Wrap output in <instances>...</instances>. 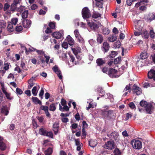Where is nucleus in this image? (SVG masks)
<instances>
[{"instance_id":"48","label":"nucleus","mask_w":155,"mask_h":155,"mask_svg":"<svg viewBox=\"0 0 155 155\" xmlns=\"http://www.w3.org/2000/svg\"><path fill=\"white\" fill-rule=\"evenodd\" d=\"M79 41V42L81 44H83L84 43V41L81 35L77 37L76 38Z\"/></svg>"},{"instance_id":"60","label":"nucleus","mask_w":155,"mask_h":155,"mask_svg":"<svg viewBox=\"0 0 155 155\" xmlns=\"http://www.w3.org/2000/svg\"><path fill=\"white\" fill-rule=\"evenodd\" d=\"M74 34L76 38L80 36L78 31L77 29L75 30L74 31Z\"/></svg>"},{"instance_id":"35","label":"nucleus","mask_w":155,"mask_h":155,"mask_svg":"<svg viewBox=\"0 0 155 155\" xmlns=\"http://www.w3.org/2000/svg\"><path fill=\"white\" fill-rule=\"evenodd\" d=\"M28 89H31L34 84V80L32 78L30 79L28 81Z\"/></svg>"},{"instance_id":"16","label":"nucleus","mask_w":155,"mask_h":155,"mask_svg":"<svg viewBox=\"0 0 155 155\" xmlns=\"http://www.w3.org/2000/svg\"><path fill=\"white\" fill-rule=\"evenodd\" d=\"M31 20H25L23 21V25L25 28H29L31 25Z\"/></svg>"},{"instance_id":"43","label":"nucleus","mask_w":155,"mask_h":155,"mask_svg":"<svg viewBox=\"0 0 155 155\" xmlns=\"http://www.w3.org/2000/svg\"><path fill=\"white\" fill-rule=\"evenodd\" d=\"M114 155H121V152L118 149H116L114 151Z\"/></svg>"},{"instance_id":"52","label":"nucleus","mask_w":155,"mask_h":155,"mask_svg":"<svg viewBox=\"0 0 155 155\" xmlns=\"http://www.w3.org/2000/svg\"><path fill=\"white\" fill-rule=\"evenodd\" d=\"M10 64H8L7 62H5L4 63V69L5 70H8L9 68Z\"/></svg>"},{"instance_id":"50","label":"nucleus","mask_w":155,"mask_h":155,"mask_svg":"<svg viewBox=\"0 0 155 155\" xmlns=\"http://www.w3.org/2000/svg\"><path fill=\"white\" fill-rule=\"evenodd\" d=\"M111 53L110 54V57L111 58H113L115 57L117 54V52L114 51H112L111 52Z\"/></svg>"},{"instance_id":"11","label":"nucleus","mask_w":155,"mask_h":155,"mask_svg":"<svg viewBox=\"0 0 155 155\" xmlns=\"http://www.w3.org/2000/svg\"><path fill=\"white\" fill-rule=\"evenodd\" d=\"M64 35L63 32L61 31H56L52 34L53 37L55 38L59 39L61 38Z\"/></svg>"},{"instance_id":"44","label":"nucleus","mask_w":155,"mask_h":155,"mask_svg":"<svg viewBox=\"0 0 155 155\" xmlns=\"http://www.w3.org/2000/svg\"><path fill=\"white\" fill-rule=\"evenodd\" d=\"M2 112L5 115H7L8 113V111L6 108L4 107L2 108Z\"/></svg>"},{"instance_id":"21","label":"nucleus","mask_w":155,"mask_h":155,"mask_svg":"<svg viewBox=\"0 0 155 155\" xmlns=\"http://www.w3.org/2000/svg\"><path fill=\"white\" fill-rule=\"evenodd\" d=\"M110 136V137L111 138L114 139L116 140H117L118 138L119 134L117 132L114 131L111 134Z\"/></svg>"},{"instance_id":"26","label":"nucleus","mask_w":155,"mask_h":155,"mask_svg":"<svg viewBox=\"0 0 155 155\" xmlns=\"http://www.w3.org/2000/svg\"><path fill=\"white\" fill-rule=\"evenodd\" d=\"M14 28H13L12 23H9L8 27L7 30L9 32H11L14 31Z\"/></svg>"},{"instance_id":"56","label":"nucleus","mask_w":155,"mask_h":155,"mask_svg":"<svg viewBox=\"0 0 155 155\" xmlns=\"http://www.w3.org/2000/svg\"><path fill=\"white\" fill-rule=\"evenodd\" d=\"M44 57L46 58V62L47 64H48L49 60L50 58V57L49 56L46 55L45 54H44Z\"/></svg>"},{"instance_id":"25","label":"nucleus","mask_w":155,"mask_h":155,"mask_svg":"<svg viewBox=\"0 0 155 155\" xmlns=\"http://www.w3.org/2000/svg\"><path fill=\"white\" fill-rule=\"evenodd\" d=\"M108 39L110 42H113L116 40V36L115 34L110 35L109 37H108Z\"/></svg>"},{"instance_id":"57","label":"nucleus","mask_w":155,"mask_h":155,"mask_svg":"<svg viewBox=\"0 0 155 155\" xmlns=\"http://www.w3.org/2000/svg\"><path fill=\"white\" fill-rule=\"evenodd\" d=\"M121 43L120 42H117L114 44V47L115 48H119L120 46Z\"/></svg>"},{"instance_id":"58","label":"nucleus","mask_w":155,"mask_h":155,"mask_svg":"<svg viewBox=\"0 0 155 155\" xmlns=\"http://www.w3.org/2000/svg\"><path fill=\"white\" fill-rule=\"evenodd\" d=\"M129 106L131 109H134L136 108L133 102H130Z\"/></svg>"},{"instance_id":"41","label":"nucleus","mask_w":155,"mask_h":155,"mask_svg":"<svg viewBox=\"0 0 155 155\" xmlns=\"http://www.w3.org/2000/svg\"><path fill=\"white\" fill-rule=\"evenodd\" d=\"M101 16V14L97 12H94L92 17L94 18H97Z\"/></svg>"},{"instance_id":"14","label":"nucleus","mask_w":155,"mask_h":155,"mask_svg":"<svg viewBox=\"0 0 155 155\" xmlns=\"http://www.w3.org/2000/svg\"><path fill=\"white\" fill-rule=\"evenodd\" d=\"M148 82H145L143 84V87L145 88H147L148 87H153L155 86V83H154V82L148 79H147V80Z\"/></svg>"},{"instance_id":"17","label":"nucleus","mask_w":155,"mask_h":155,"mask_svg":"<svg viewBox=\"0 0 155 155\" xmlns=\"http://www.w3.org/2000/svg\"><path fill=\"white\" fill-rule=\"evenodd\" d=\"M40 108L45 111L47 116L50 117V114L48 112V106L41 105Z\"/></svg>"},{"instance_id":"4","label":"nucleus","mask_w":155,"mask_h":155,"mask_svg":"<svg viewBox=\"0 0 155 155\" xmlns=\"http://www.w3.org/2000/svg\"><path fill=\"white\" fill-rule=\"evenodd\" d=\"M147 2V0H141L140 2L136 4L135 7L138 8L140 6L139 9L141 11H144L146 9V7L145 4Z\"/></svg>"},{"instance_id":"5","label":"nucleus","mask_w":155,"mask_h":155,"mask_svg":"<svg viewBox=\"0 0 155 155\" xmlns=\"http://www.w3.org/2000/svg\"><path fill=\"white\" fill-rule=\"evenodd\" d=\"M82 15L84 19L88 18L91 16V14L88 8L87 7L84 8L82 10Z\"/></svg>"},{"instance_id":"3","label":"nucleus","mask_w":155,"mask_h":155,"mask_svg":"<svg viewBox=\"0 0 155 155\" xmlns=\"http://www.w3.org/2000/svg\"><path fill=\"white\" fill-rule=\"evenodd\" d=\"M131 143L133 147L135 149L139 150L142 147V143L139 140H133L131 141Z\"/></svg>"},{"instance_id":"51","label":"nucleus","mask_w":155,"mask_h":155,"mask_svg":"<svg viewBox=\"0 0 155 155\" xmlns=\"http://www.w3.org/2000/svg\"><path fill=\"white\" fill-rule=\"evenodd\" d=\"M96 1V5L99 7H101L102 5V3L100 2H101L103 0H95Z\"/></svg>"},{"instance_id":"7","label":"nucleus","mask_w":155,"mask_h":155,"mask_svg":"<svg viewBox=\"0 0 155 155\" xmlns=\"http://www.w3.org/2000/svg\"><path fill=\"white\" fill-rule=\"evenodd\" d=\"M117 72V70L113 68H110L109 70L108 74L111 78H118L119 77V76L116 74Z\"/></svg>"},{"instance_id":"47","label":"nucleus","mask_w":155,"mask_h":155,"mask_svg":"<svg viewBox=\"0 0 155 155\" xmlns=\"http://www.w3.org/2000/svg\"><path fill=\"white\" fill-rule=\"evenodd\" d=\"M18 21V19L16 18H12L11 20V22L10 23H12V25H15L17 23Z\"/></svg>"},{"instance_id":"39","label":"nucleus","mask_w":155,"mask_h":155,"mask_svg":"<svg viewBox=\"0 0 155 155\" xmlns=\"http://www.w3.org/2000/svg\"><path fill=\"white\" fill-rule=\"evenodd\" d=\"M103 37L100 34H98L97 37V41L100 43H101L103 41Z\"/></svg>"},{"instance_id":"61","label":"nucleus","mask_w":155,"mask_h":155,"mask_svg":"<svg viewBox=\"0 0 155 155\" xmlns=\"http://www.w3.org/2000/svg\"><path fill=\"white\" fill-rule=\"evenodd\" d=\"M16 91L17 94H21L23 93V91L22 90L19 88H17L16 89Z\"/></svg>"},{"instance_id":"19","label":"nucleus","mask_w":155,"mask_h":155,"mask_svg":"<svg viewBox=\"0 0 155 155\" xmlns=\"http://www.w3.org/2000/svg\"><path fill=\"white\" fill-rule=\"evenodd\" d=\"M101 97L104 96L105 99H109L111 102L113 101V96L109 93H106L104 94V95H101Z\"/></svg>"},{"instance_id":"24","label":"nucleus","mask_w":155,"mask_h":155,"mask_svg":"<svg viewBox=\"0 0 155 155\" xmlns=\"http://www.w3.org/2000/svg\"><path fill=\"white\" fill-rule=\"evenodd\" d=\"M53 127L54 134H56L58 131V124L57 123H55L53 124Z\"/></svg>"},{"instance_id":"8","label":"nucleus","mask_w":155,"mask_h":155,"mask_svg":"<svg viewBox=\"0 0 155 155\" xmlns=\"http://www.w3.org/2000/svg\"><path fill=\"white\" fill-rule=\"evenodd\" d=\"M155 71L153 70H151L149 71L148 73V77L149 81V80L153 81V82L155 81Z\"/></svg>"},{"instance_id":"2","label":"nucleus","mask_w":155,"mask_h":155,"mask_svg":"<svg viewBox=\"0 0 155 155\" xmlns=\"http://www.w3.org/2000/svg\"><path fill=\"white\" fill-rule=\"evenodd\" d=\"M101 115L104 118H111L113 116V111L111 110H101L100 111Z\"/></svg>"},{"instance_id":"23","label":"nucleus","mask_w":155,"mask_h":155,"mask_svg":"<svg viewBox=\"0 0 155 155\" xmlns=\"http://www.w3.org/2000/svg\"><path fill=\"white\" fill-rule=\"evenodd\" d=\"M16 5V4H15L14 3L12 4L11 5L10 8V10L9 11H8L7 12V14H10L11 13V11L13 12L15 11L17 8Z\"/></svg>"},{"instance_id":"38","label":"nucleus","mask_w":155,"mask_h":155,"mask_svg":"<svg viewBox=\"0 0 155 155\" xmlns=\"http://www.w3.org/2000/svg\"><path fill=\"white\" fill-rule=\"evenodd\" d=\"M28 10H26L22 13L21 16L23 19H25L28 17Z\"/></svg>"},{"instance_id":"6","label":"nucleus","mask_w":155,"mask_h":155,"mask_svg":"<svg viewBox=\"0 0 155 155\" xmlns=\"http://www.w3.org/2000/svg\"><path fill=\"white\" fill-rule=\"evenodd\" d=\"M98 24V25H97L93 22H89L87 23V25L91 29L94 31H97L99 27L101 25L100 23H99Z\"/></svg>"},{"instance_id":"33","label":"nucleus","mask_w":155,"mask_h":155,"mask_svg":"<svg viewBox=\"0 0 155 155\" xmlns=\"http://www.w3.org/2000/svg\"><path fill=\"white\" fill-rule=\"evenodd\" d=\"M141 34L143 38L146 39L148 38L149 36L148 32L146 30H143L141 32Z\"/></svg>"},{"instance_id":"12","label":"nucleus","mask_w":155,"mask_h":155,"mask_svg":"<svg viewBox=\"0 0 155 155\" xmlns=\"http://www.w3.org/2000/svg\"><path fill=\"white\" fill-rule=\"evenodd\" d=\"M132 89L134 93H136L137 95H139L142 93L141 88L135 85L133 86Z\"/></svg>"},{"instance_id":"27","label":"nucleus","mask_w":155,"mask_h":155,"mask_svg":"<svg viewBox=\"0 0 155 155\" xmlns=\"http://www.w3.org/2000/svg\"><path fill=\"white\" fill-rule=\"evenodd\" d=\"M32 99L33 102L35 104H39L40 105L41 104V102L38 99L35 97H32Z\"/></svg>"},{"instance_id":"15","label":"nucleus","mask_w":155,"mask_h":155,"mask_svg":"<svg viewBox=\"0 0 155 155\" xmlns=\"http://www.w3.org/2000/svg\"><path fill=\"white\" fill-rule=\"evenodd\" d=\"M110 46L107 42H104L102 47V50L104 52H107L109 50Z\"/></svg>"},{"instance_id":"34","label":"nucleus","mask_w":155,"mask_h":155,"mask_svg":"<svg viewBox=\"0 0 155 155\" xmlns=\"http://www.w3.org/2000/svg\"><path fill=\"white\" fill-rule=\"evenodd\" d=\"M96 63L98 66H101L105 63V61L101 58H99L96 60Z\"/></svg>"},{"instance_id":"10","label":"nucleus","mask_w":155,"mask_h":155,"mask_svg":"<svg viewBox=\"0 0 155 155\" xmlns=\"http://www.w3.org/2000/svg\"><path fill=\"white\" fill-rule=\"evenodd\" d=\"M114 143L112 141L107 142L104 145V147L106 149L111 150L114 148Z\"/></svg>"},{"instance_id":"63","label":"nucleus","mask_w":155,"mask_h":155,"mask_svg":"<svg viewBox=\"0 0 155 155\" xmlns=\"http://www.w3.org/2000/svg\"><path fill=\"white\" fill-rule=\"evenodd\" d=\"M62 47L65 49H67L68 47V44L66 42H64L62 44Z\"/></svg>"},{"instance_id":"49","label":"nucleus","mask_w":155,"mask_h":155,"mask_svg":"<svg viewBox=\"0 0 155 155\" xmlns=\"http://www.w3.org/2000/svg\"><path fill=\"white\" fill-rule=\"evenodd\" d=\"M15 29L16 31L20 32L22 30L23 27L20 25H18L16 27Z\"/></svg>"},{"instance_id":"18","label":"nucleus","mask_w":155,"mask_h":155,"mask_svg":"<svg viewBox=\"0 0 155 155\" xmlns=\"http://www.w3.org/2000/svg\"><path fill=\"white\" fill-rule=\"evenodd\" d=\"M6 148L5 144L3 142V138L0 137V149L1 150H4Z\"/></svg>"},{"instance_id":"46","label":"nucleus","mask_w":155,"mask_h":155,"mask_svg":"<svg viewBox=\"0 0 155 155\" xmlns=\"http://www.w3.org/2000/svg\"><path fill=\"white\" fill-rule=\"evenodd\" d=\"M121 60V57H119L114 59V63L115 64H117L120 63Z\"/></svg>"},{"instance_id":"36","label":"nucleus","mask_w":155,"mask_h":155,"mask_svg":"<svg viewBox=\"0 0 155 155\" xmlns=\"http://www.w3.org/2000/svg\"><path fill=\"white\" fill-rule=\"evenodd\" d=\"M6 26L5 22L3 20H0V28H4Z\"/></svg>"},{"instance_id":"1","label":"nucleus","mask_w":155,"mask_h":155,"mask_svg":"<svg viewBox=\"0 0 155 155\" xmlns=\"http://www.w3.org/2000/svg\"><path fill=\"white\" fill-rule=\"evenodd\" d=\"M140 105L141 106L145 108L147 113L151 114L153 111L155 104H148L147 102L142 101L140 102Z\"/></svg>"},{"instance_id":"29","label":"nucleus","mask_w":155,"mask_h":155,"mask_svg":"<svg viewBox=\"0 0 155 155\" xmlns=\"http://www.w3.org/2000/svg\"><path fill=\"white\" fill-rule=\"evenodd\" d=\"M58 103H53L50 105L49 107V110L50 111H54L56 109V106Z\"/></svg>"},{"instance_id":"55","label":"nucleus","mask_w":155,"mask_h":155,"mask_svg":"<svg viewBox=\"0 0 155 155\" xmlns=\"http://www.w3.org/2000/svg\"><path fill=\"white\" fill-rule=\"evenodd\" d=\"M45 136L49 137L51 138H52L53 137V134L52 132H46V135Z\"/></svg>"},{"instance_id":"45","label":"nucleus","mask_w":155,"mask_h":155,"mask_svg":"<svg viewBox=\"0 0 155 155\" xmlns=\"http://www.w3.org/2000/svg\"><path fill=\"white\" fill-rule=\"evenodd\" d=\"M46 131L44 129L41 128L39 130V133L41 135L45 136L46 135Z\"/></svg>"},{"instance_id":"54","label":"nucleus","mask_w":155,"mask_h":155,"mask_svg":"<svg viewBox=\"0 0 155 155\" xmlns=\"http://www.w3.org/2000/svg\"><path fill=\"white\" fill-rule=\"evenodd\" d=\"M75 145L77 146H78L80 145H82V144L80 142V141L79 139H75Z\"/></svg>"},{"instance_id":"20","label":"nucleus","mask_w":155,"mask_h":155,"mask_svg":"<svg viewBox=\"0 0 155 155\" xmlns=\"http://www.w3.org/2000/svg\"><path fill=\"white\" fill-rule=\"evenodd\" d=\"M40 88L39 86H34L32 90V93L34 96H36L37 95L38 91Z\"/></svg>"},{"instance_id":"28","label":"nucleus","mask_w":155,"mask_h":155,"mask_svg":"<svg viewBox=\"0 0 155 155\" xmlns=\"http://www.w3.org/2000/svg\"><path fill=\"white\" fill-rule=\"evenodd\" d=\"M72 50L75 55L76 57H77V54L78 53H80L81 52V48L79 47L77 48H72Z\"/></svg>"},{"instance_id":"13","label":"nucleus","mask_w":155,"mask_h":155,"mask_svg":"<svg viewBox=\"0 0 155 155\" xmlns=\"http://www.w3.org/2000/svg\"><path fill=\"white\" fill-rule=\"evenodd\" d=\"M68 54H69V57L70 58V62H69L68 65L69 67H71L76 64H77L78 62L75 61V58L73 56L71 55H70L69 54V53Z\"/></svg>"},{"instance_id":"40","label":"nucleus","mask_w":155,"mask_h":155,"mask_svg":"<svg viewBox=\"0 0 155 155\" xmlns=\"http://www.w3.org/2000/svg\"><path fill=\"white\" fill-rule=\"evenodd\" d=\"M147 54L146 52H142L140 55V58L142 59H145L147 58Z\"/></svg>"},{"instance_id":"30","label":"nucleus","mask_w":155,"mask_h":155,"mask_svg":"<svg viewBox=\"0 0 155 155\" xmlns=\"http://www.w3.org/2000/svg\"><path fill=\"white\" fill-rule=\"evenodd\" d=\"M21 48L25 50L26 52L27 53H28V52L29 51H36V50H37L36 49H35V48H34L33 47H31L29 48L28 50H29V51H28L26 48L25 47H24V46L22 47Z\"/></svg>"},{"instance_id":"64","label":"nucleus","mask_w":155,"mask_h":155,"mask_svg":"<svg viewBox=\"0 0 155 155\" xmlns=\"http://www.w3.org/2000/svg\"><path fill=\"white\" fill-rule=\"evenodd\" d=\"M102 71L103 72L108 74L109 70L106 67H105L102 69Z\"/></svg>"},{"instance_id":"42","label":"nucleus","mask_w":155,"mask_h":155,"mask_svg":"<svg viewBox=\"0 0 155 155\" xmlns=\"http://www.w3.org/2000/svg\"><path fill=\"white\" fill-rule=\"evenodd\" d=\"M102 31L103 34L104 35H108L110 32L109 29L107 28H104L102 29Z\"/></svg>"},{"instance_id":"53","label":"nucleus","mask_w":155,"mask_h":155,"mask_svg":"<svg viewBox=\"0 0 155 155\" xmlns=\"http://www.w3.org/2000/svg\"><path fill=\"white\" fill-rule=\"evenodd\" d=\"M44 90L43 88H42L39 94V97L42 99L43 98L42 96L44 94Z\"/></svg>"},{"instance_id":"9","label":"nucleus","mask_w":155,"mask_h":155,"mask_svg":"<svg viewBox=\"0 0 155 155\" xmlns=\"http://www.w3.org/2000/svg\"><path fill=\"white\" fill-rule=\"evenodd\" d=\"M53 71L58 76L59 78L60 79H62V76L61 73V71L59 70L58 66L55 65L52 68Z\"/></svg>"},{"instance_id":"22","label":"nucleus","mask_w":155,"mask_h":155,"mask_svg":"<svg viewBox=\"0 0 155 155\" xmlns=\"http://www.w3.org/2000/svg\"><path fill=\"white\" fill-rule=\"evenodd\" d=\"M65 40L67 41L68 44L70 45H73L74 43V41L73 39L69 35H68L67 36Z\"/></svg>"},{"instance_id":"59","label":"nucleus","mask_w":155,"mask_h":155,"mask_svg":"<svg viewBox=\"0 0 155 155\" xmlns=\"http://www.w3.org/2000/svg\"><path fill=\"white\" fill-rule=\"evenodd\" d=\"M49 27L52 29H54L55 27V23L54 22H51L49 24Z\"/></svg>"},{"instance_id":"31","label":"nucleus","mask_w":155,"mask_h":155,"mask_svg":"<svg viewBox=\"0 0 155 155\" xmlns=\"http://www.w3.org/2000/svg\"><path fill=\"white\" fill-rule=\"evenodd\" d=\"M155 17V16L153 13H150L148 15L147 19L148 20L151 21L154 20Z\"/></svg>"},{"instance_id":"37","label":"nucleus","mask_w":155,"mask_h":155,"mask_svg":"<svg viewBox=\"0 0 155 155\" xmlns=\"http://www.w3.org/2000/svg\"><path fill=\"white\" fill-rule=\"evenodd\" d=\"M53 152L52 148L50 147L46 150L45 152V154L46 155H51Z\"/></svg>"},{"instance_id":"62","label":"nucleus","mask_w":155,"mask_h":155,"mask_svg":"<svg viewBox=\"0 0 155 155\" xmlns=\"http://www.w3.org/2000/svg\"><path fill=\"white\" fill-rule=\"evenodd\" d=\"M10 5L8 3H6L4 5V6L3 8L4 10L5 11H6L9 8Z\"/></svg>"},{"instance_id":"32","label":"nucleus","mask_w":155,"mask_h":155,"mask_svg":"<svg viewBox=\"0 0 155 155\" xmlns=\"http://www.w3.org/2000/svg\"><path fill=\"white\" fill-rule=\"evenodd\" d=\"M89 144L91 147H94L97 145V142L96 141L91 140L89 142Z\"/></svg>"}]
</instances>
